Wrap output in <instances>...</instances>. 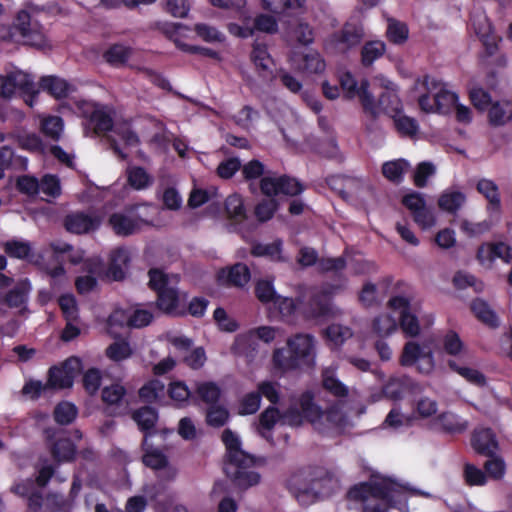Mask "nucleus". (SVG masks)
I'll return each mask as SVG.
<instances>
[{
  "label": "nucleus",
  "mask_w": 512,
  "mask_h": 512,
  "mask_svg": "<svg viewBox=\"0 0 512 512\" xmlns=\"http://www.w3.org/2000/svg\"><path fill=\"white\" fill-rule=\"evenodd\" d=\"M347 497L352 501H361L362 512H389L391 508L409 512L403 486L388 478L356 484L348 490Z\"/></svg>",
  "instance_id": "f257e3e1"
},
{
  "label": "nucleus",
  "mask_w": 512,
  "mask_h": 512,
  "mask_svg": "<svg viewBox=\"0 0 512 512\" xmlns=\"http://www.w3.org/2000/svg\"><path fill=\"white\" fill-rule=\"evenodd\" d=\"M334 474L322 467H302L294 471L286 481L288 490L301 505H310L329 497L337 488Z\"/></svg>",
  "instance_id": "f03ea898"
},
{
  "label": "nucleus",
  "mask_w": 512,
  "mask_h": 512,
  "mask_svg": "<svg viewBox=\"0 0 512 512\" xmlns=\"http://www.w3.org/2000/svg\"><path fill=\"white\" fill-rule=\"evenodd\" d=\"M221 438L226 447L225 475L240 489L257 485L260 474L250 469L255 464V457L241 449V441L232 430L225 429Z\"/></svg>",
  "instance_id": "7ed1b4c3"
},
{
  "label": "nucleus",
  "mask_w": 512,
  "mask_h": 512,
  "mask_svg": "<svg viewBox=\"0 0 512 512\" xmlns=\"http://www.w3.org/2000/svg\"><path fill=\"white\" fill-rule=\"evenodd\" d=\"M286 345L273 351L272 363L276 370L286 373L314 365L315 338L311 334L297 333L287 339Z\"/></svg>",
  "instance_id": "20e7f679"
},
{
  "label": "nucleus",
  "mask_w": 512,
  "mask_h": 512,
  "mask_svg": "<svg viewBox=\"0 0 512 512\" xmlns=\"http://www.w3.org/2000/svg\"><path fill=\"white\" fill-rule=\"evenodd\" d=\"M15 36H19L24 45L37 50L51 48L43 25L24 9L17 12L10 27H0V39L6 40Z\"/></svg>",
  "instance_id": "39448f33"
},
{
  "label": "nucleus",
  "mask_w": 512,
  "mask_h": 512,
  "mask_svg": "<svg viewBox=\"0 0 512 512\" xmlns=\"http://www.w3.org/2000/svg\"><path fill=\"white\" fill-rule=\"evenodd\" d=\"M414 299V288L405 281H397L393 287V295L387 302V307L398 314V327L406 337L411 338L420 333L418 317L411 312V304Z\"/></svg>",
  "instance_id": "423d86ee"
},
{
  "label": "nucleus",
  "mask_w": 512,
  "mask_h": 512,
  "mask_svg": "<svg viewBox=\"0 0 512 512\" xmlns=\"http://www.w3.org/2000/svg\"><path fill=\"white\" fill-rule=\"evenodd\" d=\"M335 287L332 285L312 289L301 302L300 311L307 320H328L337 314L333 302Z\"/></svg>",
  "instance_id": "0eeeda50"
},
{
  "label": "nucleus",
  "mask_w": 512,
  "mask_h": 512,
  "mask_svg": "<svg viewBox=\"0 0 512 512\" xmlns=\"http://www.w3.org/2000/svg\"><path fill=\"white\" fill-rule=\"evenodd\" d=\"M148 276V286L157 295V308L168 315L176 314L180 302L179 290L170 285V276L159 268H151Z\"/></svg>",
  "instance_id": "6e6552de"
},
{
  "label": "nucleus",
  "mask_w": 512,
  "mask_h": 512,
  "mask_svg": "<svg viewBox=\"0 0 512 512\" xmlns=\"http://www.w3.org/2000/svg\"><path fill=\"white\" fill-rule=\"evenodd\" d=\"M82 370V361L77 356H71L59 365L49 368L46 386L48 390H63L73 386L75 377Z\"/></svg>",
  "instance_id": "1a4fd4ad"
},
{
  "label": "nucleus",
  "mask_w": 512,
  "mask_h": 512,
  "mask_svg": "<svg viewBox=\"0 0 512 512\" xmlns=\"http://www.w3.org/2000/svg\"><path fill=\"white\" fill-rule=\"evenodd\" d=\"M418 370L421 373L428 374L434 368V356L431 351L424 352L420 345L416 342L409 341L404 345L400 356V365L403 367H411L417 362Z\"/></svg>",
  "instance_id": "9d476101"
},
{
  "label": "nucleus",
  "mask_w": 512,
  "mask_h": 512,
  "mask_svg": "<svg viewBox=\"0 0 512 512\" xmlns=\"http://www.w3.org/2000/svg\"><path fill=\"white\" fill-rule=\"evenodd\" d=\"M250 59L255 66L256 72L264 82L272 83L277 79V72L274 71V60L268 52L266 44L254 43Z\"/></svg>",
  "instance_id": "9b49d317"
},
{
  "label": "nucleus",
  "mask_w": 512,
  "mask_h": 512,
  "mask_svg": "<svg viewBox=\"0 0 512 512\" xmlns=\"http://www.w3.org/2000/svg\"><path fill=\"white\" fill-rule=\"evenodd\" d=\"M16 89L25 94H34L35 87L29 76L22 72H14L8 75H0V97L10 99Z\"/></svg>",
  "instance_id": "f8f14e48"
},
{
  "label": "nucleus",
  "mask_w": 512,
  "mask_h": 512,
  "mask_svg": "<svg viewBox=\"0 0 512 512\" xmlns=\"http://www.w3.org/2000/svg\"><path fill=\"white\" fill-rule=\"evenodd\" d=\"M470 442L473 450L481 456L492 457L499 448L496 434L491 428L474 429Z\"/></svg>",
  "instance_id": "ddd939ff"
},
{
  "label": "nucleus",
  "mask_w": 512,
  "mask_h": 512,
  "mask_svg": "<svg viewBox=\"0 0 512 512\" xmlns=\"http://www.w3.org/2000/svg\"><path fill=\"white\" fill-rule=\"evenodd\" d=\"M101 225L99 216H92L83 211L68 214L64 219V227L74 234H86L97 230Z\"/></svg>",
  "instance_id": "4468645a"
},
{
  "label": "nucleus",
  "mask_w": 512,
  "mask_h": 512,
  "mask_svg": "<svg viewBox=\"0 0 512 512\" xmlns=\"http://www.w3.org/2000/svg\"><path fill=\"white\" fill-rule=\"evenodd\" d=\"M158 418L157 409L151 406L140 407L132 413V419L144 435L143 446H147L149 438L156 434L155 426Z\"/></svg>",
  "instance_id": "2eb2a0df"
},
{
  "label": "nucleus",
  "mask_w": 512,
  "mask_h": 512,
  "mask_svg": "<svg viewBox=\"0 0 512 512\" xmlns=\"http://www.w3.org/2000/svg\"><path fill=\"white\" fill-rule=\"evenodd\" d=\"M30 290V281L23 279L5 294L3 302L9 308H20L18 314L22 316L29 312L27 302Z\"/></svg>",
  "instance_id": "dca6fc26"
},
{
  "label": "nucleus",
  "mask_w": 512,
  "mask_h": 512,
  "mask_svg": "<svg viewBox=\"0 0 512 512\" xmlns=\"http://www.w3.org/2000/svg\"><path fill=\"white\" fill-rule=\"evenodd\" d=\"M218 280L227 286L244 287L251 279L249 267L244 263H236L218 272Z\"/></svg>",
  "instance_id": "f3484780"
},
{
  "label": "nucleus",
  "mask_w": 512,
  "mask_h": 512,
  "mask_svg": "<svg viewBox=\"0 0 512 512\" xmlns=\"http://www.w3.org/2000/svg\"><path fill=\"white\" fill-rule=\"evenodd\" d=\"M501 259L505 263L512 262V248L504 242L484 243L478 247L477 259L480 262Z\"/></svg>",
  "instance_id": "a211bd4d"
},
{
  "label": "nucleus",
  "mask_w": 512,
  "mask_h": 512,
  "mask_svg": "<svg viewBox=\"0 0 512 512\" xmlns=\"http://www.w3.org/2000/svg\"><path fill=\"white\" fill-rule=\"evenodd\" d=\"M129 251L124 247H118L111 251L106 275L114 281H122L125 278V269L130 263Z\"/></svg>",
  "instance_id": "6ab92c4d"
},
{
  "label": "nucleus",
  "mask_w": 512,
  "mask_h": 512,
  "mask_svg": "<svg viewBox=\"0 0 512 512\" xmlns=\"http://www.w3.org/2000/svg\"><path fill=\"white\" fill-rule=\"evenodd\" d=\"M362 38V29L350 23H346L341 30L334 32L331 36L332 42L343 50H349L357 46Z\"/></svg>",
  "instance_id": "aec40b11"
},
{
  "label": "nucleus",
  "mask_w": 512,
  "mask_h": 512,
  "mask_svg": "<svg viewBox=\"0 0 512 512\" xmlns=\"http://www.w3.org/2000/svg\"><path fill=\"white\" fill-rule=\"evenodd\" d=\"M416 86L426 91L418 98L420 108L425 112H436L434 99H431L430 93L436 91L441 86V82L434 77L424 75L422 79L417 80Z\"/></svg>",
  "instance_id": "412c9836"
},
{
  "label": "nucleus",
  "mask_w": 512,
  "mask_h": 512,
  "mask_svg": "<svg viewBox=\"0 0 512 512\" xmlns=\"http://www.w3.org/2000/svg\"><path fill=\"white\" fill-rule=\"evenodd\" d=\"M39 86L43 91H46L56 99L66 98L71 91V85L65 79L55 75L42 77L39 81Z\"/></svg>",
  "instance_id": "4be33fe9"
},
{
  "label": "nucleus",
  "mask_w": 512,
  "mask_h": 512,
  "mask_svg": "<svg viewBox=\"0 0 512 512\" xmlns=\"http://www.w3.org/2000/svg\"><path fill=\"white\" fill-rule=\"evenodd\" d=\"M258 350V342L255 339L254 332H246L236 336L232 346L235 355L244 356L247 359H253Z\"/></svg>",
  "instance_id": "5701e85b"
},
{
  "label": "nucleus",
  "mask_w": 512,
  "mask_h": 512,
  "mask_svg": "<svg viewBox=\"0 0 512 512\" xmlns=\"http://www.w3.org/2000/svg\"><path fill=\"white\" fill-rule=\"evenodd\" d=\"M50 452L57 462H72L77 454L76 445L69 438L56 439L51 445Z\"/></svg>",
  "instance_id": "b1692460"
},
{
  "label": "nucleus",
  "mask_w": 512,
  "mask_h": 512,
  "mask_svg": "<svg viewBox=\"0 0 512 512\" xmlns=\"http://www.w3.org/2000/svg\"><path fill=\"white\" fill-rule=\"evenodd\" d=\"M88 125L96 135H102L113 130V118L103 107H96L87 117Z\"/></svg>",
  "instance_id": "393cba45"
},
{
  "label": "nucleus",
  "mask_w": 512,
  "mask_h": 512,
  "mask_svg": "<svg viewBox=\"0 0 512 512\" xmlns=\"http://www.w3.org/2000/svg\"><path fill=\"white\" fill-rule=\"evenodd\" d=\"M133 54V48L121 43H114L103 53L104 60L111 66H123Z\"/></svg>",
  "instance_id": "a878e982"
},
{
  "label": "nucleus",
  "mask_w": 512,
  "mask_h": 512,
  "mask_svg": "<svg viewBox=\"0 0 512 512\" xmlns=\"http://www.w3.org/2000/svg\"><path fill=\"white\" fill-rule=\"evenodd\" d=\"M126 176L128 185L136 191L149 188L154 181L153 177L141 166L129 167Z\"/></svg>",
  "instance_id": "bb28decb"
},
{
  "label": "nucleus",
  "mask_w": 512,
  "mask_h": 512,
  "mask_svg": "<svg viewBox=\"0 0 512 512\" xmlns=\"http://www.w3.org/2000/svg\"><path fill=\"white\" fill-rule=\"evenodd\" d=\"M141 448L143 451L142 462L146 467L153 470H162L168 466V458L161 450L153 448L149 442L147 446H143L142 442Z\"/></svg>",
  "instance_id": "cd10ccee"
},
{
  "label": "nucleus",
  "mask_w": 512,
  "mask_h": 512,
  "mask_svg": "<svg viewBox=\"0 0 512 512\" xmlns=\"http://www.w3.org/2000/svg\"><path fill=\"white\" fill-rule=\"evenodd\" d=\"M299 410L305 416V420L315 422L323 417L322 409L314 402V395L311 391H304L299 399Z\"/></svg>",
  "instance_id": "c85d7f7f"
},
{
  "label": "nucleus",
  "mask_w": 512,
  "mask_h": 512,
  "mask_svg": "<svg viewBox=\"0 0 512 512\" xmlns=\"http://www.w3.org/2000/svg\"><path fill=\"white\" fill-rule=\"evenodd\" d=\"M477 191L488 201L489 207L494 211H500L501 198L497 184L490 179H480L476 185Z\"/></svg>",
  "instance_id": "c756f323"
},
{
  "label": "nucleus",
  "mask_w": 512,
  "mask_h": 512,
  "mask_svg": "<svg viewBox=\"0 0 512 512\" xmlns=\"http://www.w3.org/2000/svg\"><path fill=\"white\" fill-rule=\"evenodd\" d=\"M282 246L283 243L280 239L268 244L257 243L252 246L251 254L256 257H267L275 262H284L285 258L282 255Z\"/></svg>",
  "instance_id": "7c9ffc66"
},
{
  "label": "nucleus",
  "mask_w": 512,
  "mask_h": 512,
  "mask_svg": "<svg viewBox=\"0 0 512 512\" xmlns=\"http://www.w3.org/2000/svg\"><path fill=\"white\" fill-rule=\"evenodd\" d=\"M138 394L143 402L157 403L165 396V385L159 379H151L139 389Z\"/></svg>",
  "instance_id": "2f4dec72"
},
{
  "label": "nucleus",
  "mask_w": 512,
  "mask_h": 512,
  "mask_svg": "<svg viewBox=\"0 0 512 512\" xmlns=\"http://www.w3.org/2000/svg\"><path fill=\"white\" fill-rule=\"evenodd\" d=\"M471 310L477 319L490 328H497L499 326L498 316L484 300L479 298L473 300L471 303Z\"/></svg>",
  "instance_id": "473e14b6"
},
{
  "label": "nucleus",
  "mask_w": 512,
  "mask_h": 512,
  "mask_svg": "<svg viewBox=\"0 0 512 512\" xmlns=\"http://www.w3.org/2000/svg\"><path fill=\"white\" fill-rule=\"evenodd\" d=\"M108 222L115 234L119 236L132 235L137 228V222L123 213L111 214Z\"/></svg>",
  "instance_id": "72a5a7b5"
},
{
  "label": "nucleus",
  "mask_w": 512,
  "mask_h": 512,
  "mask_svg": "<svg viewBox=\"0 0 512 512\" xmlns=\"http://www.w3.org/2000/svg\"><path fill=\"white\" fill-rule=\"evenodd\" d=\"M386 51V44L380 40L368 41L361 49V64L370 67Z\"/></svg>",
  "instance_id": "f704fd0d"
},
{
  "label": "nucleus",
  "mask_w": 512,
  "mask_h": 512,
  "mask_svg": "<svg viewBox=\"0 0 512 512\" xmlns=\"http://www.w3.org/2000/svg\"><path fill=\"white\" fill-rule=\"evenodd\" d=\"M409 163L404 159L387 161L382 165V174L390 182L400 184L404 179L405 170Z\"/></svg>",
  "instance_id": "c9c22d12"
},
{
  "label": "nucleus",
  "mask_w": 512,
  "mask_h": 512,
  "mask_svg": "<svg viewBox=\"0 0 512 512\" xmlns=\"http://www.w3.org/2000/svg\"><path fill=\"white\" fill-rule=\"evenodd\" d=\"M107 333L117 339L120 337L118 329H122L125 326L129 327V313L128 311L117 308L112 311L106 321Z\"/></svg>",
  "instance_id": "e433bc0d"
},
{
  "label": "nucleus",
  "mask_w": 512,
  "mask_h": 512,
  "mask_svg": "<svg viewBox=\"0 0 512 512\" xmlns=\"http://www.w3.org/2000/svg\"><path fill=\"white\" fill-rule=\"evenodd\" d=\"M447 365L452 371L459 374L469 383L476 385L478 387H483L486 385V377L479 370L460 366L457 364L455 360H448Z\"/></svg>",
  "instance_id": "4c0bfd02"
},
{
  "label": "nucleus",
  "mask_w": 512,
  "mask_h": 512,
  "mask_svg": "<svg viewBox=\"0 0 512 512\" xmlns=\"http://www.w3.org/2000/svg\"><path fill=\"white\" fill-rule=\"evenodd\" d=\"M196 394L199 399L208 406H213L219 403L221 398V389L215 382L206 381L197 385Z\"/></svg>",
  "instance_id": "58836bf2"
},
{
  "label": "nucleus",
  "mask_w": 512,
  "mask_h": 512,
  "mask_svg": "<svg viewBox=\"0 0 512 512\" xmlns=\"http://www.w3.org/2000/svg\"><path fill=\"white\" fill-rule=\"evenodd\" d=\"M78 415V409L75 404L67 401L58 403L53 411V417L59 425L71 424Z\"/></svg>",
  "instance_id": "ea45409f"
},
{
  "label": "nucleus",
  "mask_w": 512,
  "mask_h": 512,
  "mask_svg": "<svg viewBox=\"0 0 512 512\" xmlns=\"http://www.w3.org/2000/svg\"><path fill=\"white\" fill-rule=\"evenodd\" d=\"M466 197L460 191L443 193L438 199V206L441 210L455 214L464 204Z\"/></svg>",
  "instance_id": "a19ab883"
},
{
  "label": "nucleus",
  "mask_w": 512,
  "mask_h": 512,
  "mask_svg": "<svg viewBox=\"0 0 512 512\" xmlns=\"http://www.w3.org/2000/svg\"><path fill=\"white\" fill-rule=\"evenodd\" d=\"M458 100L459 97L456 93L439 86L434 95L436 112L442 114L448 113L451 107L458 103Z\"/></svg>",
  "instance_id": "79ce46f5"
},
{
  "label": "nucleus",
  "mask_w": 512,
  "mask_h": 512,
  "mask_svg": "<svg viewBox=\"0 0 512 512\" xmlns=\"http://www.w3.org/2000/svg\"><path fill=\"white\" fill-rule=\"evenodd\" d=\"M439 424L448 433H462L468 428V422L452 412H444L438 417Z\"/></svg>",
  "instance_id": "37998d69"
},
{
  "label": "nucleus",
  "mask_w": 512,
  "mask_h": 512,
  "mask_svg": "<svg viewBox=\"0 0 512 512\" xmlns=\"http://www.w3.org/2000/svg\"><path fill=\"white\" fill-rule=\"evenodd\" d=\"M369 81L364 79L360 82L359 92L356 96L359 97L363 111L368 114L372 119L378 117V110L374 101L373 95L369 91Z\"/></svg>",
  "instance_id": "c03bdc74"
},
{
  "label": "nucleus",
  "mask_w": 512,
  "mask_h": 512,
  "mask_svg": "<svg viewBox=\"0 0 512 512\" xmlns=\"http://www.w3.org/2000/svg\"><path fill=\"white\" fill-rule=\"evenodd\" d=\"M373 331L381 336H389L398 329L397 320L390 314H380L373 319Z\"/></svg>",
  "instance_id": "a18cd8bd"
},
{
  "label": "nucleus",
  "mask_w": 512,
  "mask_h": 512,
  "mask_svg": "<svg viewBox=\"0 0 512 512\" xmlns=\"http://www.w3.org/2000/svg\"><path fill=\"white\" fill-rule=\"evenodd\" d=\"M393 121L397 132L402 137H414L419 130L418 122L413 117L396 114L393 116Z\"/></svg>",
  "instance_id": "49530a36"
},
{
  "label": "nucleus",
  "mask_w": 512,
  "mask_h": 512,
  "mask_svg": "<svg viewBox=\"0 0 512 512\" xmlns=\"http://www.w3.org/2000/svg\"><path fill=\"white\" fill-rule=\"evenodd\" d=\"M228 419L229 411L225 406L217 403L207 407L205 420L208 426L220 428L227 423Z\"/></svg>",
  "instance_id": "de8ad7c7"
},
{
  "label": "nucleus",
  "mask_w": 512,
  "mask_h": 512,
  "mask_svg": "<svg viewBox=\"0 0 512 512\" xmlns=\"http://www.w3.org/2000/svg\"><path fill=\"white\" fill-rule=\"evenodd\" d=\"M167 393L170 399L177 403L178 407L186 406L191 397V391L184 381L171 382Z\"/></svg>",
  "instance_id": "09e8293b"
},
{
  "label": "nucleus",
  "mask_w": 512,
  "mask_h": 512,
  "mask_svg": "<svg viewBox=\"0 0 512 512\" xmlns=\"http://www.w3.org/2000/svg\"><path fill=\"white\" fill-rule=\"evenodd\" d=\"M225 211L230 219L242 221L246 219L243 199L239 194L229 195L225 200Z\"/></svg>",
  "instance_id": "8fccbe9b"
},
{
  "label": "nucleus",
  "mask_w": 512,
  "mask_h": 512,
  "mask_svg": "<svg viewBox=\"0 0 512 512\" xmlns=\"http://www.w3.org/2000/svg\"><path fill=\"white\" fill-rule=\"evenodd\" d=\"M58 305L66 321H78L79 309L74 295L63 294L58 298Z\"/></svg>",
  "instance_id": "3c124183"
},
{
  "label": "nucleus",
  "mask_w": 512,
  "mask_h": 512,
  "mask_svg": "<svg viewBox=\"0 0 512 512\" xmlns=\"http://www.w3.org/2000/svg\"><path fill=\"white\" fill-rule=\"evenodd\" d=\"M409 36L408 26L395 19H391L388 22L387 27V38L393 44H403Z\"/></svg>",
  "instance_id": "603ef678"
},
{
  "label": "nucleus",
  "mask_w": 512,
  "mask_h": 512,
  "mask_svg": "<svg viewBox=\"0 0 512 512\" xmlns=\"http://www.w3.org/2000/svg\"><path fill=\"white\" fill-rule=\"evenodd\" d=\"M322 386L335 397H346L349 393L347 386L328 371L324 372L322 375Z\"/></svg>",
  "instance_id": "864d4df0"
},
{
  "label": "nucleus",
  "mask_w": 512,
  "mask_h": 512,
  "mask_svg": "<svg viewBox=\"0 0 512 512\" xmlns=\"http://www.w3.org/2000/svg\"><path fill=\"white\" fill-rule=\"evenodd\" d=\"M453 285L456 289H466L472 287L476 293H480L483 290V282L479 281L474 275L458 271L453 276Z\"/></svg>",
  "instance_id": "5fc2aeb1"
},
{
  "label": "nucleus",
  "mask_w": 512,
  "mask_h": 512,
  "mask_svg": "<svg viewBox=\"0 0 512 512\" xmlns=\"http://www.w3.org/2000/svg\"><path fill=\"white\" fill-rule=\"evenodd\" d=\"M132 355V349L129 342L121 339L110 344L106 349V356L113 361H122Z\"/></svg>",
  "instance_id": "6e6d98bb"
},
{
  "label": "nucleus",
  "mask_w": 512,
  "mask_h": 512,
  "mask_svg": "<svg viewBox=\"0 0 512 512\" xmlns=\"http://www.w3.org/2000/svg\"><path fill=\"white\" fill-rule=\"evenodd\" d=\"M63 119L59 116H48L41 122L42 133L52 140H59L63 131Z\"/></svg>",
  "instance_id": "4d7b16f0"
},
{
  "label": "nucleus",
  "mask_w": 512,
  "mask_h": 512,
  "mask_svg": "<svg viewBox=\"0 0 512 512\" xmlns=\"http://www.w3.org/2000/svg\"><path fill=\"white\" fill-rule=\"evenodd\" d=\"M102 383V374L98 368H89L83 375L82 384L86 393L90 396L97 394Z\"/></svg>",
  "instance_id": "13d9d810"
},
{
  "label": "nucleus",
  "mask_w": 512,
  "mask_h": 512,
  "mask_svg": "<svg viewBox=\"0 0 512 512\" xmlns=\"http://www.w3.org/2000/svg\"><path fill=\"white\" fill-rule=\"evenodd\" d=\"M5 253L17 259H26L32 253V247L27 241L10 240L4 245Z\"/></svg>",
  "instance_id": "bf43d9fd"
},
{
  "label": "nucleus",
  "mask_w": 512,
  "mask_h": 512,
  "mask_svg": "<svg viewBox=\"0 0 512 512\" xmlns=\"http://www.w3.org/2000/svg\"><path fill=\"white\" fill-rule=\"evenodd\" d=\"M126 393V388L123 385L113 383L102 389L101 399L107 405H118L123 400Z\"/></svg>",
  "instance_id": "052dcab7"
},
{
  "label": "nucleus",
  "mask_w": 512,
  "mask_h": 512,
  "mask_svg": "<svg viewBox=\"0 0 512 512\" xmlns=\"http://www.w3.org/2000/svg\"><path fill=\"white\" fill-rule=\"evenodd\" d=\"M194 31L203 41L208 43L224 42L226 37L216 27L210 26L205 23H197L194 26Z\"/></svg>",
  "instance_id": "680f3d73"
},
{
  "label": "nucleus",
  "mask_w": 512,
  "mask_h": 512,
  "mask_svg": "<svg viewBox=\"0 0 512 512\" xmlns=\"http://www.w3.org/2000/svg\"><path fill=\"white\" fill-rule=\"evenodd\" d=\"M405 380V378H390L382 388L384 396L391 400L402 399L406 392Z\"/></svg>",
  "instance_id": "e2e57ef3"
},
{
  "label": "nucleus",
  "mask_w": 512,
  "mask_h": 512,
  "mask_svg": "<svg viewBox=\"0 0 512 512\" xmlns=\"http://www.w3.org/2000/svg\"><path fill=\"white\" fill-rule=\"evenodd\" d=\"M278 209V202L274 198L263 199L260 201L254 210L256 218L260 222L270 220Z\"/></svg>",
  "instance_id": "0e129e2a"
},
{
  "label": "nucleus",
  "mask_w": 512,
  "mask_h": 512,
  "mask_svg": "<svg viewBox=\"0 0 512 512\" xmlns=\"http://www.w3.org/2000/svg\"><path fill=\"white\" fill-rule=\"evenodd\" d=\"M255 295L262 303H271L278 296L274 289L273 282L266 279H261L256 283Z\"/></svg>",
  "instance_id": "69168bd1"
},
{
  "label": "nucleus",
  "mask_w": 512,
  "mask_h": 512,
  "mask_svg": "<svg viewBox=\"0 0 512 512\" xmlns=\"http://www.w3.org/2000/svg\"><path fill=\"white\" fill-rule=\"evenodd\" d=\"M242 167L241 161L237 157H231L221 161L216 169V174L219 178L228 180L231 179L236 172Z\"/></svg>",
  "instance_id": "338daca9"
},
{
  "label": "nucleus",
  "mask_w": 512,
  "mask_h": 512,
  "mask_svg": "<svg viewBox=\"0 0 512 512\" xmlns=\"http://www.w3.org/2000/svg\"><path fill=\"white\" fill-rule=\"evenodd\" d=\"M254 32L259 31L267 34H275L278 32V22L276 18L268 14H259L254 18Z\"/></svg>",
  "instance_id": "774afa93"
}]
</instances>
